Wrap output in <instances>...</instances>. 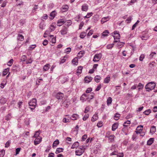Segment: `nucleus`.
I'll return each instance as SVG.
<instances>
[{
  "instance_id": "obj_1",
  "label": "nucleus",
  "mask_w": 157,
  "mask_h": 157,
  "mask_svg": "<svg viewBox=\"0 0 157 157\" xmlns=\"http://www.w3.org/2000/svg\"><path fill=\"white\" fill-rule=\"evenodd\" d=\"M156 85L155 83L153 82H148L145 86V88L147 90V91H149L150 90L154 89Z\"/></svg>"
},
{
  "instance_id": "obj_2",
  "label": "nucleus",
  "mask_w": 157,
  "mask_h": 157,
  "mask_svg": "<svg viewBox=\"0 0 157 157\" xmlns=\"http://www.w3.org/2000/svg\"><path fill=\"white\" fill-rule=\"evenodd\" d=\"M36 100L35 98H33L29 102V104L30 106V108L32 111L35 109L36 105Z\"/></svg>"
},
{
  "instance_id": "obj_3",
  "label": "nucleus",
  "mask_w": 157,
  "mask_h": 157,
  "mask_svg": "<svg viewBox=\"0 0 157 157\" xmlns=\"http://www.w3.org/2000/svg\"><path fill=\"white\" fill-rule=\"evenodd\" d=\"M85 148L82 146H81L77 149L75 151V153L76 155L78 156L81 155L84 152Z\"/></svg>"
},
{
  "instance_id": "obj_4",
  "label": "nucleus",
  "mask_w": 157,
  "mask_h": 157,
  "mask_svg": "<svg viewBox=\"0 0 157 157\" xmlns=\"http://www.w3.org/2000/svg\"><path fill=\"white\" fill-rule=\"evenodd\" d=\"M111 35L113 37L114 40H120V35L118 31H114L111 33Z\"/></svg>"
},
{
  "instance_id": "obj_5",
  "label": "nucleus",
  "mask_w": 157,
  "mask_h": 157,
  "mask_svg": "<svg viewBox=\"0 0 157 157\" xmlns=\"http://www.w3.org/2000/svg\"><path fill=\"white\" fill-rule=\"evenodd\" d=\"M102 57L101 53H99L95 54L94 57L93 61L94 62H97L99 61L101 59Z\"/></svg>"
},
{
  "instance_id": "obj_6",
  "label": "nucleus",
  "mask_w": 157,
  "mask_h": 157,
  "mask_svg": "<svg viewBox=\"0 0 157 157\" xmlns=\"http://www.w3.org/2000/svg\"><path fill=\"white\" fill-rule=\"evenodd\" d=\"M68 30L67 27L65 26H63L60 32L62 35H65L68 32Z\"/></svg>"
},
{
  "instance_id": "obj_7",
  "label": "nucleus",
  "mask_w": 157,
  "mask_h": 157,
  "mask_svg": "<svg viewBox=\"0 0 157 157\" xmlns=\"http://www.w3.org/2000/svg\"><path fill=\"white\" fill-rule=\"evenodd\" d=\"M35 138L36 139L34 140V144L35 145H36L41 142L42 138L40 137H36Z\"/></svg>"
},
{
  "instance_id": "obj_8",
  "label": "nucleus",
  "mask_w": 157,
  "mask_h": 157,
  "mask_svg": "<svg viewBox=\"0 0 157 157\" xmlns=\"http://www.w3.org/2000/svg\"><path fill=\"white\" fill-rule=\"evenodd\" d=\"M64 96V94L61 92H58L56 95V98L58 100L62 99Z\"/></svg>"
},
{
  "instance_id": "obj_9",
  "label": "nucleus",
  "mask_w": 157,
  "mask_h": 157,
  "mask_svg": "<svg viewBox=\"0 0 157 157\" xmlns=\"http://www.w3.org/2000/svg\"><path fill=\"white\" fill-rule=\"evenodd\" d=\"M80 100L82 102H84L86 100H88L87 97V94H84L82 95L80 97Z\"/></svg>"
},
{
  "instance_id": "obj_10",
  "label": "nucleus",
  "mask_w": 157,
  "mask_h": 157,
  "mask_svg": "<svg viewBox=\"0 0 157 157\" xmlns=\"http://www.w3.org/2000/svg\"><path fill=\"white\" fill-rule=\"evenodd\" d=\"M88 9V6L87 4H84L82 6V11L86 12L87 11Z\"/></svg>"
},
{
  "instance_id": "obj_11",
  "label": "nucleus",
  "mask_w": 157,
  "mask_h": 157,
  "mask_svg": "<svg viewBox=\"0 0 157 157\" xmlns=\"http://www.w3.org/2000/svg\"><path fill=\"white\" fill-rule=\"evenodd\" d=\"M65 22L63 19H59L58 20L57 25L58 26H60L62 25Z\"/></svg>"
},
{
  "instance_id": "obj_12",
  "label": "nucleus",
  "mask_w": 157,
  "mask_h": 157,
  "mask_svg": "<svg viewBox=\"0 0 157 157\" xmlns=\"http://www.w3.org/2000/svg\"><path fill=\"white\" fill-rule=\"evenodd\" d=\"M93 78L90 76H86L85 78L84 81L85 82L88 83Z\"/></svg>"
},
{
  "instance_id": "obj_13",
  "label": "nucleus",
  "mask_w": 157,
  "mask_h": 157,
  "mask_svg": "<svg viewBox=\"0 0 157 157\" xmlns=\"http://www.w3.org/2000/svg\"><path fill=\"white\" fill-rule=\"evenodd\" d=\"M94 94L93 92L91 93L88 94H87V100H91L94 97Z\"/></svg>"
},
{
  "instance_id": "obj_14",
  "label": "nucleus",
  "mask_w": 157,
  "mask_h": 157,
  "mask_svg": "<svg viewBox=\"0 0 157 157\" xmlns=\"http://www.w3.org/2000/svg\"><path fill=\"white\" fill-rule=\"evenodd\" d=\"M117 42V46L121 47L122 46H123L124 44V43L122 42H121L120 41V40H114L113 43H116Z\"/></svg>"
},
{
  "instance_id": "obj_15",
  "label": "nucleus",
  "mask_w": 157,
  "mask_h": 157,
  "mask_svg": "<svg viewBox=\"0 0 157 157\" xmlns=\"http://www.w3.org/2000/svg\"><path fill=\"white\" fill-rule=\"evenodd\" d=\"M110 19L109 17L108 16L107 17H105L102 18L101 20V23L103 24L105 22L109 21Z\"/></svg>"
},
{
  "instance_id": "obj_16",
  "label": "nucleus",
  "mask_w": 157,
  "mask_h": 157,
  "mask_svg": "<svg viewBox=\"0 0 157 157\" xmlns=\"http://www.w3.org/2000/svg\"><path fill=\"white\" fill-rule=\"evenodd\" d=\"M118 126V124L117 123H114L112 126V130L115 131L117 128Z\"/></svg>"
},
{
  "instance_id": "obj_17",
  "label": "nucleus",
  "mask_w": 157,
  "mask_h": 157,
  "mask_svg": "<svg viewBox=\"0 0 157 157\" xmlns=\"http://www.w3.org/2000/svg\"><path fill=\"white\" fill-rule=\"evenodd\" d=\"M154 141V138H150L147 141V145H150L152 144Z\"/></svg>"
},
{
  "instance_id": "obj_18",
  "label": "nucleus",
  "mask_w": 157,
  "mask_h": 157,
  "mask_svg": "<svg viewBox=\"0 0 157 157\" xmlns=\"http://www.w3.org/2000/svg\"><path fill=\"white\" fill-rule=\"evenodd\" d=\"M156 131V127L154 126H152L150 128V132L152 134H153Z\"/></svg>"
},
{
  "instance_id": "obj_19",
  "label": "nucleus",
  "mask_w": 157,
  "mask_h": 157,
  "mask_svg": "<svg viewBox=\"0 0 157 157\" xmlns=\"http://www.w3.org/2000/svg\"><path fill=\"white\" fill-rule=\"evenodd\" d=\"M79 144V143L78 142H75L72 145L71 147V149H74L77 147Z\"/></svg>"
},
{
  "instance_id": "obj_20",
  "label": "nucleus",
  "mask_w": 157,
  "mask_h": 157,
  "mask_svg": "<svg viewBox=\"0 0 157 157\" xmlns=\"http://www.w3.org/2000/svg\"><path fill=\"white\" fill-rule=\"evenodd\" d=\"M78 59L77 57H75L72 59V62L73 64L77 65L78 64Z\"/></svg>"
},
{
  "instance_id": "obj_21",
  "label": "nucleus",
  "mask_w": 157,
  "mask_h": 157,
  "mask_svg": "<svg viewBox=\"0 0 157 157\" xmlns=\"http://www.w3.org/2000/svg\"><path fill=\"white\" fill-rule=\"evenodd\" d=\"M101 78L99 75H96L94 78V80L95 81L97 82H100Z\"/></svg>"
},
{
  "instance_id": "obj_22",
  "label": "nucleus",
  "mask_w": 157,
  "mask_h": 157,
  "mask_svg": "<svg viewBox=\"0 0 157 157\" xmlns=\"http://www.w3.org/2000/svg\"><path fill=\"white\" fill-rule=\"evenodd\" d=\"M50 38L51 39L50 40V42L52 44H55L56 42V38L54 37V36L51 35L50 36Z\"/></svg>"
},
{
  "instance_id": "obj_23",
  "label": "nucleus",
  "mask_w": 157,
  "mask_h": 157,
  "mask_svg": "<svg viewBox=\"0 0 157 157\" xmlns=\"http://www.w3.org/2000/svg\"><path fill=\"white\" fill-rule=\"evenodd\" d=\"M50 67V65L48 64H47L45 65L43 67V69L44 71H48L49 68Z\"/></svg>"
},
{
  "instance_id": "obj_24",
  "label": "nucleus",
  "mask_w": 157,
  "mask_h": 157,
  "mask_svg": "<svg viewBox=\"0 0 157 157\" xmlns=\"http://www.w3.org/2000/svg\"><path fill=\"white\" fill-rule=\"evenodd\" d=\"M110 76L109 75H108L107 77L105 78L104 80V83H108L110 81Z\"/></svg>"
},
{
  "instance_id": "obj_25",
  "label": "nucleus",
  "mask_w": 157,
  "mask_h": 157,
  "mask_svg": "<svg viewBox=\"0 0 157 157\" xmlns=\"http://www.w3.org/2000/svg\"><path fill=\"white\" fill-rule=\"evenodd\" d=\"M65 107H67L70 104V101L68 100H65L63 103Z\"/></svg>"
},
{
  "instance_id": "obj_26",
  "label": "nucleus",
  "mask_w": 157,
  "mask_h": 157,
  "mask_svg": "<svg viewBox=\"0 0 157 157\" xmlns=\"http://www.w3.org/2000/svg\"><path fill=\"white\" fill-rule=\"evenodd\" d=\"M82 67H78V69L76 72L77 75H78L80 74L82 72Z\"/></svg>"
},
{
  "instance_id": "obj_27",
  "label": "nucleus",
  "mask_w": 157,
  "mask_h": 157,
  "mask_svg": "<svg viewBox=\"0 0 157 157\" xmlns=\"http://www.w3.org/2000/svg\"><path fill=\"white\" fill-rule=\"evenodd\" d=\"M17 39L20 41H22L24 40V36L21 34H18L17 37Z\"/></svg>"
},
{
  "instance_id": "obj_28",
  "label": "nucleus",
  "mask_w": 157,
  "mask_h": 157,
  "mask_svg": "<svg viewBox=\"0 0 157 157\" xmlns=\"http://www.w3.org/2000/svg\"><path fill=\"white\" fill-rule=\"evenodd\" d=\"M98 117L97 114H95L92 117L91 121L92 122H94L98 120Z\"/></svg>"
},
{
  "instance_id": "obj_29",
  "label": "nucleus",
  "mask_w": 157,
  "mask_h": 157,
  "mask_svg": "<svg viewBox=\"0 0 157 157\" xmlns=\"http://www.w3.org/2000/svg\"><path fill=\"white\" fill-rule=\"evenodd\" d=\"M149 36L147 34L143 35L140 37L142 40H147L149 37Z\"/></svg>"
},
{
  "instance_id": "obj_30",
  "label": "nucleus",
  "mask_w": 157,
  "mask_h": 157,
  "mask_svg": "<svg viewBox=\"0 0 157 157\" xmlns=\"http://www.w3.org/2000/svg\"><path fill=\"white\" fill-rule=\"evenodd\" d=\"M10 70V68H7L5 69L3 72L2 73V75L3 76H4L7 75V74L8 73V72Z\"/></svg>"
},
{
  "instance_id": "obj_31",
  "label": "nucleus",
  "mask_w": 157,
  "mask_h": 157,
  "mask_svg": "<svg viewBox=\"0 0 157 157\" xmlns=\"http://www.w3.org/2000/svg\"><path fill=\"white\" fill-rule=\"evenodd\" d=\"M109 33L108 31L107 30L103 32L102 33V35L101 36V37L102 38L103 37L106 36H108V34Z\"/></svg>"
},
{
  "instance_id": "obj_32",
  "label": "nucleus",
  "mask_w": 157,
  "mask_h": 157,
  "mask_svg": "<svg viewBox=\"0 0 157 157\" xmlns=\"http://www.w3.org/2000/svg\"><path fill=\"white\" fill-rule=\"evenodd\" d=\"M156 54L155 52H153L151 53L150 55L148 56V58L149 59H152L154 57V56Z\"/></svg>"
},
{
  "instance_id": "obj_33",
  "label": "nucleus",
  "mask_w": 157,
  "mask_h": 157,
  "mask_svg": "<svg viewBox=\"0 0 157 157\" xmlns=\"http://www.w3.org/2000/svg\"><path fill=\"white\" fill-rule=\"evenodd\" d=\"M115 136L113 135H110L109 137V140L110 142H112L114 140V138Z\"/></svg>"
},
{
  "instance_id": "obj_34",
  "label": "nucleus",
  "mask_w": 157,
  "mask_h": 157,
  "mask_svg": "<svg viewBox=\"0 0 157 157\" xmlns=\"http://www.w3.org/2000/svg\"><path fill=\"white\" fill-rule=\"evenodd\" d=\"M63 149L62 148H58L56 149L55 153L56 154H59V153L63 152Z\"/></svg>"
},
{
  "instance_id": "obj_35",
  "label": "nucleus",
  "mask_w": 157,
  "mask_h": 157,
  "mask_svg": "<svg viewBox=\"0 0 157 157\" xmlns=\"http://www.w3.org/2000/svg\"><path fill=\"white\" fill-rule=\"evenodd\" d=\"M112 102V98L111 97H109L107 100V104L108 106L111 104Z\"/></svg>"
},
{
  "instance_id": "obj_36",
  "label": "nucleus",
  "mask_w": 157,
  "mask_h": 157,
  "mask_svg": "<svg viewBox=\"0 0 157 157\" xmlns=\"http://www.w3.org/2000/svg\"><path fill=\"white\" fill-rule=\"evenodd\" d=\"M45 25L43 22H41L39 24V27L40 29H44Z\"/></svg>"
},
{
  "instance_id": "obj_37",
  "label": "nucleus",
  "mask_w": 157,
  "mask_h": 157,
  "mask_svg": "<svg viewBox=\"0 0 157 157\" xmlns=\"http://www.w3.org/2000/svg\"><path fill=\"white\" fill-rule=\"evenodd\" d=\"M40 134V131H38L36 132L35 133L34 135L33 136V137L36 138V137H39V136Z\"/></svg>"
},
{
  "instance_id": "obj_38",
  "label": "nucleus",
  "mask_w": 157,
  "mask_h": 157,
  "mask_svg": "<svg viewBox=\"0 0 157 157\" xmlns=\"http://www.w3.org/2000/svg\"><path fill=\"white\" fill-rule=\"evenodd\" d=\"M55 11H52L50 14V18L53 19L55 16Z\"/></svg>"
},
{
  "instance_id": "obj_39",
  "label": "nucleus",
  "mask_w": 157,
  "mask_h": 157,
  "mask_svg": "<svg viewBox=\"0 0 157 157\" xmlns=\"http://www.w3.org/2000/svg\"><path fill=\"white\" fill-rule=\"evenodd\" d=\"M59 143V142L58 140H55L53 143V144L52 147H56L57 146V145Z\"/></svg>"
},
{
  "instance_id": "obj_40",
  "label": "nucleus",
  "mask_w": 157,
  "mask_h": 157,
  "mask_svg": "<svg viewBox=\"0 0 157 157\" xmlns=\"http://www.w3.org/2000/svg\"><path fill=\"white\" fill-rule=\"evenodd\" d=\"M114 45V43L112 44H108L106 46V48L108 49H111L113 47Z\"/></svg>"
},
{
  "instance_id": "obj_41",
  "label": "nucleus",
  "mask_w": 157,
  "mask_h": 157,
  "mask_svg": "<svg viewBox=\"0 0 157 157\" xmlns=\"http://www.w3.org/2000/svg\"><path fill=\"white\" fill-rule=\"evenodd\" d=\"M68 9V6L67 5H65L62 7L63 11L65 12L67 11Z\"/></svg>"
},
{
  "instance_id": "obj_42",
  "label": "nucleus",
  "mask_w": 157,
  "mask_h": 157,
  "mask_svg": "<svg viewBox=\"0 0 157 157\" xmlns=\"http://www.w3.org/2000/svg\"><path fill=\"white\" fill-rule=\"evenodd\" d=\"M72 117L73 118V120H77L78 118L79 117V116L77 114H73L72 116Z\"/></svg>"
},
{
  "instance_id": "obj_43",
  "label": "nucleus",
  "mask_w": 157,
  "mask_h": 157,
  "mask_svg": "<svg viewBox=\"0 0 157 157\" xmlns=\"http://www.w3.org/2000/svg\"><path fill=\"white\" fill-rule=\"evenodd\" d=\"M6 102V99L3 97H2L0 100V103L2 104L5 103Z\"/></svg>"
},
{
  "instance_id": "obj_44",
  "label": "nucleus",
  "mask_w": 157,
  "mask_h": 157,
  "mask_svg": "<svg viewBox=\"0 0 157 157\" xmlns=\"http://www.w3.org/2000/svg\"><path fill=\"white\" fill-rule=\"evenodd\" d=\"M130 121L129 120L125 121L123 124V126L124 127H127L128 126V124H130Z\"/></svg>"
},
{
  "instance_id": "obj_45",
  "label": "nucleus",
  "mask_w": 157,
  "mask_h": 157,
  "mask_svg": "<svg viewBox=\"0 0 157 157\" xmlns=\"http://www.w3.org/2000/svg\"><path fill=\"white\" fill-rule=\"evenodd\" d=\"M27 58L26 56L25 55H22L21 58V61L22 62H25V61Z\"/></svg>"
},
{
  "instance_id": "obj_46",
  "label": "nucleus",
  "mask_w": 157,
  "mask_h": 157,
  "mask_svg": "<svg viewBox=\"0 0 157 157\" xmlns=\"http://www.w3.org/2000/svg\"><path fill=\"white\" fill-rule=\"evenodd\" d=\"M143 128V126L142 125H140L138 126L136 129V130L137 131H142Z\"/></svg>"
},
{
  "instance_id": "obj_47",
  "label": "nucleus",
  "mask_w": 157,
  "mask_h": 157,
  "mask_svg": "<svg viewBox=\"0 0 157 157\" xmlns=\"http://www.w3.org/2000/svg\"><path fill=\"white\" fill-rule=\"evenodd\" d=\"M5 151L3 149L0 151V157H3L5 155Z\"/></svg>"
},
{
  "instance_id": "obj_48",
  "label": "nucleus",
  "mask_w": 157,
  "mask_h": 157,
  "mask_svg": "<svg viewBox=\"0 0 157 157\" xmlns=\"http://www.w3.org/2000/svg\"><path fill=\"white\" fill-rule=\"evenodd\" d=\"M151 112V110L149 109L146 110L144 112V113L146 115H148Z\"/></svg>"
},
{
  "instance_id": "obj_49",
  "label": "nucleus",
  "mask_w": 157,
  "mask_h": 157,
  "mask_svg": "<svg viewBox=\"0 0 157 157\" xmlns=\"http://www.w3.org/2000/svg\"><path fill=\"white\" fill-rule=\"evenodd\" d=\"M144 85L141 83H139L137 85V87H138L139 90L142 89L144 87Z\"/></svg>"
},
{
  "instance_id": "obj_50",
  "label": "nucleus",
  "mask_w": 157,
  "mask_h": 157,
  "mask_svg": "<svg viewBox=\"0 0 157 157\" xmlns=\"http://www.w3.org/2000/svg\"><path fill=\"white\" fill-rule=\"evenodd\" d=\"M120 115L118 113H116L114 117V119L116 120H117L119 118Z\"/></svg>"
},
{
  "instance_id": "obj_51",
  "label": "nucleus",
  "mask_w": 157,
  "mask_h": 157,
  "mask_svg": "<svg viewBox=\"0 0 157 157\" xmlns=\"http://www.w3.org/2000/svg\"><path fill=\"white\" fill-rule=\"evenodd\" d=\"M55 29V27L54 26V25H51L49 30L50 32H51L52 31L54 30Z\"/></svg>"
},
{
  "instance_id": "obj_52",
  "label": "nucleus",
  "mask_w": 157,
  "mask_h": 157,
  "mask_svg": "<svg viewBox=\"0 0 157 157\" xmlns=\"http://www.w3.org/2000/svg\"><path fill=\"white\" fill-rule=\"evenodd\" d=\"M145 57V55L144 54H142L139 57V60L140 61H142Z\"/></svg>"
},
{
  "instance_id": "obj_53",
  "label": "nucleus",
  "mask_w": 157,
  "mask_h": 157,
  "mask_svg": "<svg viewBox=\"0 0 157 157\" xmlns=\"http://www.w3.org/2000/svg\"><path fill=\"white\" fill-rule=\"evenodd\" d=\"M90 106H88L86 107L84 113H87V112H88L90 111Z\"/></svg>"
},
{
  "instance_id": "obj_54",
  "label": "nucleus",
  "mask_w": 157,
  "mask_h": 157,
  "mask_svg": "<svg viewBox=\"0 0 157 157\" xmlns=\"http://www.w3.org/2000/svg\"><path fill=\"white\" fill-rule=\"evenodd\" d=\"M86 35V33L85 32H82L80 34V37L82 39L85 37Z\"/></svg>"
},
{
  "instance_id": "obj_55",
  "label": "nucleus",
  "mask_w": 157,
  "mask_h": 157,
  "mask_svg": "<svg viewBox=\"0 0 157 157\" xmlns=\"http://www.w3.org/2000/svg\"><path fill=\"white\" fill-rule=\"evenodd\" d=\"M71 51V48H70L68 47L65 50V52L68 54Z\"/></svg>"
},
{
  "instance_id": "obj_56",
  "label": "nucleus",
  "mask_w": 157,
  "mask_h": 157,
  "mask_svg": "<svg viewBox=\"0 0 157 157\" xmlns=\"http://www.w3.org/2000/svg\"><path fill=\"white\" fill-rule=\"evenodd\" d=\"M13 59H10L9 61L8 62L7 65L9 66H11L13 64Z\"/></svg>"
},
{
  "instance_id": "obj_57",
  "label": "nucleus",
  "mask_w": 157,
  "mask_h": 157,
  "mask_svg": "<svg viewBox=\"0 0 157 157\" xmlns=\"http://www.w3.org/2000/svg\"><path fill=\"white\" fill-rule=\"evenodd\" d=\"M66 57V56H64L63 59H61L59 63L60 64L63 63L66 61V59H64Z\"/></svg>"
},
{
  "instance_id": "obj_58",
  "label": "nucleus",
  "mask_w": 157,
  "mask_h": 157,
  "mask_svg": "<svg viewBox=\"0 0 157 157\" xmlns=\"http://www.w3.org/2000/svg\"><path fill=\"white\" fill-rule=\"evenodd\" d=\"M89 115L88 114H85L83 117V121H86L87 119L89 117Z\"/></svg>"
},
{
  "instance_id": "obj_59",
  "label": "nucleus",
  "mask_w": 157,
  "mask_h": 157,
  "mask_svg": "<svg viewBox=\"0 0 157 157\" xmlns=\"http://www.w3.org/2000/svg\"><path fill=\"white\" fill-rule=\"evenodd\" d=\"M75 20L77 21H79L81 20V16L79 15H78L76 16L75 18Z\"/></svg>"
},
{
  "instance_id": "obj_60",
  "label": "nucleus",
  "mask_w": 157,
  "mask_h": 157,
  "mask_svg": "<svg viewBox=\"0 0 157 157\" xmlns=\"http://www.w3.org/2000/svg\"><path fill=\"white\" fill-rule=\"evenodd\" d=\"M117 147V146L116 145H112L111 147L110 150L112 151L114 150L115 148Z\"/></svg>"
},
{
  "instance_id": "obj_61",
  "label": "nucleus",
  "mask_w": 157,
  "mask_h": 157,
  "mask_svg": "<svg viewBox=\"0 0 157 157\" xmlns=\"http://www.w3.org/2000/svg\"><path fill=\"white\" fill-rule=\"evenodd\" d=\"M25 20L24 19H21L19 21V23L21 25H22L25 23Z\"/></svg>"
},
{
  "instance_id": "obj_62",
  "label": "nucleus",
  "mask_w": 157,
  "mask_h": 157,
  "mask_svg": "<svg viewBox=\"0 0 157 157\" xmlns=\"http://www.w3.org/2000/svg\"><path fill=\"white\" fill-rule=\"evenodd\" d=\"M97 126L98 127H101L102 126V122L101 121H99L97 123Z\"/></svg>"
},
{
  "instance_id": "obj_63",
  "label": "nucleus",
  "mask_w": 157,
  "mask_h": 157,
  "mask_svg": "<svg viewBox=\"0 0 157 157\" xmlns=\"http://www.w3.org/2000/svg\"><path fill=\"white\" fill-rule=\"evenodd\" d=\"M11 118V116L10 114H9L6 117L5 119L7 121H8Z\"/></svg>"
},
{
  "instance_id": "obj_64",
  "label": "nucleus",
  "mask_w": 157,
  "mask_h": 157,
  "mask_svg": "<svg viewBox=\"0 0 157 157\" xmlns=\"http://www.w3.org/2000/svg\"><path fill=\"white\" fill-rule=\"evenodd\" d=\"M72 23V22L71 20H68L67 21V22L66 23L65 25H67V26H68L71 25Z\"/></svg>"
}]
</instances>
